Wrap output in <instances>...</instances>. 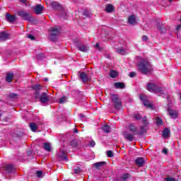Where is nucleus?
Segmentation results:
<instances>
[{
	"label": "nucleus",
	"instance_id": "f257e3e1",
	"mask_svg": "<svg viewBox=\"0 0 181 181\" xmlns=\"http://www.w3.org/2000/svg\"><path fill=\"white\" fill-rule=\"evenodd\" d=\"M32 88L35 90L34 97L35 100H39L42 104H47L50 101V96L47 95V92H43L40 94V90L43 88L42 85H34Z\"/></svg>",
	"mask_w": 181,
	"mask_h": 181
},
{
	"label": "nucleus",
	"instance_id": "f03ea898",
	"mask_svg": "<svg viewBox=\"0 0 181 181\" xmlns=\"http://www.w3.org/2000/svg\"><path fill=\"white\" fill-rule=\"evenodd\" d=\"M138 70L142 74H148L152 70V66L148 59H143L138 65Z\"/></svg>",
	"mask_w": 181,
	"mask_h": 181
},
{
	"label": "nucleus",
	"instance_id": "7ed1b4c3",
	"mask_svg": "<svg viewBox=\"0 0 181 181\" xmlns=\"http://www.w3.org/2000/svg\"><path fill=\"white\" fill-rule=\"evenodd\" d=\"M147 90L150 91V93H157L162 95V94H165L163 91H165V87L158 86L156 84L153 83H148L147 84Z\"/></svg>",
	"mask_w": 181,
	"mask_h": 181
},
{
	"label": "nucleus",
	"instance_id": "20e7f679",
	"mask_svg": "<svg viewBox=\"0 0 181 181\" xmlns=\"http://www.w3.org/2000/svg\"><path fill=\"white\" fill-rule=\"evenodd\" d=\"M110 100L115 110H119L122 108V102L119 99V96L116 94H110Z\"/></svg>",
	"mask_w": 181,
	"mask_h": 181
},
{
	"label": "nucleus",
	"instance_id": "39448f33",
	"mask_svg": "<svg viewBox=\"0 0 181 181\" xmlns=\"http://www.w3.org/2000/svg\"><path fill=\"white\" fill-rule=\"evenodd\" d=\"M62 32L60 31V28L57 27L51 28L50 30H49V40H51V42H57V37Z\"/></svg>",
	"mask_w": 181,
	"mask_h": 181
},
{
	"label": "nucleus",
	"instance_id": "423d86ee",
	"mask_svg": "<svg viewBox=\"0 0 181 181\" xmlns=\"http://www.w3.org/2000/svg\"><path fill=\"white\" fill-rule=\"evenodd\" d=\"M57 158L59 162H64L65 160L69 161L67 153H66V150L64 148L59 150V152L57 154Z\"/></svg>",
	"mask_w": 181,
	"mask_h": 181
},
{
	"label": "nucleus",
	"instance_id": "0eeeda50",
	"mask_svg": "<svg viewBox=\"0 0 181 181\" xmlns=\"http://www.w3.org/2000/svg\"><path fill=\"white\" fill-rule=\"evenodd\" d=\"M140 100L143 102V104L147 108H153V105L148 100V98L144 95H140Z\"/></svg>",
	"mask_w": 181,
	"mask_h": 181
},
{
	"label": "nucleus",
	"instance_id": "6e6552de",
	"mask_svg": "<svg viewBox=\"0 0 181 181\" xmlns=\"http://www.w3.org/2000/svg\"><path fill=\"white\" fill-rule=\"evenodd\" d=\"M76 47L78 50H79L80 52H83V53H87V52L90 50V47L83 44L77 45Z\"/></svg>",
	"mask_w": 181,
	"mask_h": 181
},
{
	"label": "nucleus",
	"instance_id": "1a4fd4ad",
	"mask_svg": "<svg viewBox=\"0 0 181 181\" xmlns=\"http://www.w3.org/2000/svg\"><path fill=\"white\" fill-rule=\"evenodd\" d=\"M6 21L8 22V23H13L15 21H16V16L11 15L9 13H6Z\"/></svg>",
	"mask_w": 181,
	"mask_h": 181
},
{
	"label": "nucleus",
	"instance_id": "9d476101",
	"mask_svg": "<svg viewBox=\"0 0 181 181\" xmlns=\"http://www.w3.org/2000/svg\"><path fill=\"white\" fill-rule=\"evenodd\" d=\"M43 9H45V7L40 4H37L35 6L34 13H36V15H40L43 13Z\"/></svg>",
	"mask_w": 181,
	"mask_h": 181
},
{
	"label": "nucleus",
	"instance_id": "9b49d317",
	"mask_svg": "<svg viewBox=\"0 0 181 181\" xmlns=\"http://www.w3.org/2000/svg\"><path fill=\"white\" fill-rule=\"evenodd\" d=\"M135 163L139 168H142L145 165V158L142 157H139L135 160Z\"/></svg>",
	"mask_w": 181,
	"mask_h": 181
},
{
	"label": "nucleus",
	"instance_id": "f8f14e48",
	"mask_svg": "<svg viewBox=\"0 0 181 181\" xmlns=\"http://www.w3.org/2000/svg\"><path fill=\"white\" fill-rule=\"evenodd\" d=\"M9 39V34L6 33V32L3 31L0 33V42H5Z\"/></svg>",
	"mask_w": 181,
	"mask_h": 181
},
{
	"label": "nucleus",
	"instance_id": "ddd939ff",
	"mask_svg": "<svg viewBox=\"0 0 181 181\" xmlns=\"http://www.w3.org/2000/svg\"><path fill=\"white\" fill-rule=\"evenodd\" d=\"M148 132V126H141L140 127V131L134 133L136 135H144V134H146Z\"/></svg>",
	"mask_w": 181,
	"mask_h": 181
},
{
	"label": "nucleus",
	"instance_id": "4468645a",
	"mask_svg": "<svg viewBox=\"0 0 181 181\" xmlns=\"http://www.w3.org/2000/svg\"><path fill=\"white\" fill-rule=\"evenodd\" d=\"M123 135L124 137L127 139V141H129V142H132L134 141V134L128 132H124Z\"/></svg>",
	"mask_w": 181,
	"mask_h": 181
},
{
	"label": "nucleus",
	"instance_id": "2eb2a0df",
	"mask_svg": "<svg viewBox=\"0 0 181 181\" xmlns=\"http://www.w3.org/2000/svg\"><path fill=\"white\" fill-rule=\"evenodd\" d=\"M80 78H81L83 83H88L90 81V78L87 76V74L85 72H81L79 75Z\"/></svg>",
	"mask_w": 181,
	"mask_h": 181
},
{
	"label": "nucleus",
	"instance_id": "dca6fc26",
	"mask_svg": "<svg viewBox=\"0 0 181 181\" xmlns=\"http://www.w3.org/2000/svg\"><path fill=\"white\" fill-rule=\"evenodd\" d=\"M23 19L24 21H28V22H31V21H33V17H32V13H30V12L26 13V12H23Z\"/></svg>",
	"mask_w": 181,
	"mask_h": 181
},
{
	"label": "nucleus",
	"instance_id": "f3484780",
	"mask_svg": "<svg viewBox=\"0 0 181 181\" xmlns=\"http://www.w3.org/2000/svg\"><path fill=\"white\" fill-rule=\"evenodd\" d=\"M168 111L171 118H173V119H176V118H177V112H176V110H173L170 108H168Z\"/></svg>",
	"mask_w": 181,
	"mask_h": 181
},
{
	"label": "nucleus",
	"instance_id": "a211bd4d",
	"mask_svg": "<svg viewBox=\"0 0 181 181\" xmlns=\"http://www.w3.org/2000/svg\"><path fill=\"white\" fill-rule=\"evenodd\" d=\"M157 29L160 30L161 33H166V30L163 29V23H162V21L157 23Z\"/></svg>",
	"mask_w": 181,
	"mask_h": 181
},
{
	"label": "nucleus",
	"instance_id": "6ab92c4d",
	"mask_svg": "<svg viewBox=\"0 0 181 181\" xmlns=\"http://www.w3.org/2000/svg\"><path fill=\"white\" fill-rule=\"evenodd\" d=\"M69 145L73 148H77V146H78V141L77 139H74L69 141Z\"/></svg>",
	"mask_w": 181,
	"mask_h": 181
},
{
	"label": "nucleus",
	"instance_id": "aec40b11",
	"mask_svg": "<svg viewBox=\"0 0 181 181\" xmlns=\"http://www.w3.org/2000/svg\"><path fill=\"white\" fill-rule=\"evenodd\" d=\"M6 171H7L8 173H12L13 170H15V168H13V165L12 164H8L5 167Z\"/></svg>",
	"mask_w": 181,
	"mask_h": 181
},
{
	"label": "nucleus",
	"instance_id": "412c9836",
	"mask_svg": "<svg viewBox=\"0 0 181 181\" xmlns=\"http://www.w3.org/2000/svg\"><path fill=\"white\" fill-rule=\"evenodd\" d=\"M129 129L134 134V135H136V132H138V128L135 127L134 124H131L129 125Z\"/></svg>",
	"mask_w": 181,
	"mask_h": 181
},
{
	"label": "nucleus",
	"instance_id": "4be33fe9",
	"mask_svg": "<svg viewBox=\"0 0 181 181\" xmlns=\"http://www.w3.org/2000/svg\"><path fill=\"white\" fill-rule=\"evenodd\" d=\"M128 22L129 25H136V19L135 18V16H131L129 17Z\"/></svg>",
	"mask_w": 181,
	"mask_h": 181
},
{
	"label": "nucleus",
	"instance_id": "5701e85b",
	"mask_svg": "<svg viewBox=\"0 0 181 181\" xmlns=\"http://www.w3.org/2000/svg\"><path fill=\"white\" fill-rule=\"evenodd\" d=\"M50 5L54 8V9H60L62 8V6L57 1H52Z\"/></svg>",
	"mask_w": 181,
	"mask_h": 181
},
{
	"label": "nucleus",
	"instance_id": "b1692460",
	"mask_svg": "<svg viewBox=\"0 0 181 181\" xmlns=\"http://www.w3.org/2000/svg\"><path fill=\"white\" fill-rule=\"evenodd\" d=\"M115 88H125V83L122 82H116L115 83Z\"/></svg>",
	"mask_w": 181,
	"mask_h": 181
},
{
	"label": "nucleus",
	"instance_id": "393cba45",
	"mask_svg": "<svg viewBox=\"0 0 181 181\" xmlns=\"http://www.w3.org/2000/svg\"><path fill=\"white\" fill-rule=\"evenodd\" d=\"M6 80L7 83H11L13 80V74L8 73L6 74Z\"/></svg>",
	"mask_w": 181,
	"mask_h": 181
},
{
	"label": "nucleus",
	"instance_id": "a878e982",
	"mask_svg": "<svg viewBox=\"0 0 181 181\" xmlns=\"http://www.w3.org/2000/svg\"><path fill=\"white\" fill-rule=\"evenodd\" d=\"M170 134V129L168 128L164 129V130L163 131V136L164 138H168Z\"/></svg>",
	"mask_w": 181,
	"mask_h": 181
},
{
	"label": "nucleus",
	"instance_id": "bb28decb",
	"mask_svg": "<svg viewBox=\"0 0 181 181\" xmlns=\"http://www.w3.org/2000/svg\"><path fill=\"white\" fill-rule=\"evenodd\" d=\"M105 11L109 13H110L111 12H114V6L112 4H108L107 6H106Z\"/></svg>",
	"mask_w": 181,
	"mask_h": 181
},
{
	"label": "nucleus",
	"instance_id": "cd10ccee",
	"mask_svg": "<svg viewBox=\"0 0 181 181\" xmlns=\"http://www.w3.org/2000/svg\"><path fill=\"white\" fill-rule=\"evenodd\" d=\"M18 94L14 93H11L8 95V98H10V100H12L13 101H14V100H18Z\"/></svg>",
	"mask_w": 181,
	"mask_h": 181
},
{
	"label": "nucleus",
	"instance_id": "c85d7f7f",
	"mask_svg": "<svg viewBox=\"0 0 181 181\" xmlns=\"http://www.w3.org/2000/svg\"><path fill=\"white\" fill-rule=\"evenodd\" d=\"M130 177H131V175L128 173L123 174L120 177V180L127 181V180H128V179H129Z\"/></svg>",
	"mask_w": 181,
	"mask_h": 181
},
{
	"label": "nucleus",
	"instance_id": "c756f323",
	"mask_svg": "<svg viewBox=\"0 0 181 181\" xmlns=\"http://www.w3.org/2000/svg\"><path fill=\"white\" fill-rule=\"evenodd\" d=\"M105 162L104 161L95 163L94 164L96 169H100V168H103V166H105Z\"/></svg>",
	"mask_w": 181,
	"mask_h": 181
},
{
	"label": "nucleus",
	"instance_id": "7c9ffc66",
	"mask_svg": "<svg viewBox=\"0 0 181 181\" xmlns=\"http://www.w3.org/2000/svg\"><path fill=\"white\" fill-rule=\"evenodd\" d=\"M103 131H104V132H105L106 134H108L111 132V127L108 124H105L103 127Z\"/></svg>",
	"mask_w": 181,
	"mask_h": 181
},
{
	"label": "nucleus",
	"instance_id": "2f4dec72",
	"mask_svg": "<svg viewBox=\"0 0 181 181\" xmlns=\"http://www.w3.org/2000/svg\"><path fill=\"white\" fill-rule=\"evenodd\" d=\"M30 128L33 132H36L37 130V125L35 123H30Z\"/></svg>",
	"mask_w": 181,
	"mask_h": 181
},
{
	"label": "nucleus",
	"instance_id": "473e14b6",
	"mask_svg": "<svg viewBox=\"0 0 181 181\" xmlns=\"http://www.w3.org/2000/svg\"><path fill=\"white\" fill-rule=\"evenodd\" d=\"M44 149L47 151V152H50L52 151V147L50 146L49 143H45L44 144Z\"/></svg>",
	"mask_w": 181,
	"mask_h": 181
},
{
	"label": "nucleus",
	"instance_id": "72a5a7b5",
	"mask_svg": "<svg viewBox=\"0 0 181 181\" xmlns=\"http://www.w3.org/2000/svg\"><path fill=\"white\" fill-rule=\"evenodd\" d=\"M110 76L112 78H115L118 76V72L117 71L111 70Z\"/></svg>",
	"mask_w": 181,
	"mask_h": 181
},
{
	"label": "nucleus",
	"instance_id": "f704fd0d",
	"mask_svg": "<svg viewBox=\"0 0 181 181\" xmlns=\"http://www.w3.org/2000/svg\"><path fill=\"white\" fill-rule=\"evenodd\" d=\"M46 56L43 53H40L36 56L37 60H43Z\"/></svg>",
	"mask_w": 181,
	"mask_h": 181
},
{
	"label": "nucleus",
	"instance_id": "c9c22d12",
	"mask_svg": "<svg viewBox=\"0 0 181 181\" xmlns=\"http://www.w3.org/2000/svg\"><path fill=\"white\" fill-rule=\"evenodd\" d=\"M117 53H119V54H125V49L124 48H118L116 50Z\"/></svg>",
	"mask_w": 181,
	"mask_h": 181
},
{
	"label": "nucleus",
	"instance_id": "e433bc0d",
	"mask_svg": "<svg viewBox=\"0 0 181 181\" xmlns=\"http://www.w3.org/2000/svg\"><path fill=\"white\" fill-rule=\"evenodd\" d=\"M66 101H67V98H66V96H64L59 98V104H64Z\"/></svg>",
	"mask_w": 181,
	"mask_h": 181
},
{
	"label": "nucleus",
	"instance_id": "4c0bfd02",
	"mask_svg": "<svg viewBox=\"0 0 181 181\" xmlns=\"http://www.w3.org/2000/svg\"><path fill=\"white\" fill-rule=\"evenodd\" d=\"M156 121L157 125H158V126H160V125H162V124H163V121L162 120V119H160L159 117H157L156 119Z\"/></svg>",
	"mask_w": 181,
	"mask_h": 181
},
{
	"label": "nucleus",
	"instance_id": "58836bf2",
	"mask_svg": "<svg viewBox=\"0 0 181 181\" xmlns=\"http://www.w3.org/2000/svg\"><path fill=\"white\" fill-rule=\"evenodd\" d=\"M134 118L136 121H139V119H142V116H141V115H139V114H134Z\"/></svg>",
	"mask_w": 181,
	"mask_h": 181
},
{
	"label": "nucleus",
	"instance_id": "ea45409f",
	"mask_svg": "<svg viewBox=\"0 0 181 181\" xmlns=\"http://www.w3.org/2000/svg\"><path fill=\"white\" fill-rule=\"evenodd\" d=\"M16 16H20V18H23V11H19L16 13Z\"/></svg>",
	"mask_w": 181,
	"mask_h": 181
},
{
	"label": "nucleus",
	"instance_id": "a19ab883",
	"mask_svg": "<svg viewBox=\"0 0 181 181\" xmlns=\"http://www.w3.org/2000/svg\"><path fill=\"white\" fill-rule=\"evenodd\" d=\"M142 123L144 124V126L145 127H148V120L146 119V116H145L144 118H143V120H142Z\"/></svg>",
	"mask_w": 181,
	"mask_h": 181
},
{
	"label": "nucleus",
	"instance_id": "79ce46f5",
	"mask_svg": "<svg viewBox=\"0 0 181 181\" xmlns=\"http://www.w3.org/2000/svg\"><path fill=\"white\" fill-rule=\"evenodd\" d=\"M27 37L30 39V40H36V37H35V36H33L32 34L27 35Z\"/></svg>",
	"mask_w": 181,
	"mask_h": 181
},
{
	"label": "nucleus",
	"instance_id": "37998d69",
	"mask_svg": "<svg viewBox=\"0 0 181 181\" xmlns=\"http://www.w3.org/2000/svg\"><path fill=\"white\" fill-rule=\"evenodd\" d=\"M36 175L38 177H43V173L42 171H37Z\"/></svg>",
	"mask_w": 181,
	"mask_h": 181
},
{
	"label": "nucleus",
	"instance_id": "c03bdc74",
	"mask_svg": "<svg viewBox=\"0 0 181 181\" xmlns=\"http://www.w3.org/2000/svg\"><path fill=\"white\" fill-rule=\"evenodd\" d=\"M23 4L25 6H30V3L29 2V0H23Z\"/></svg>",
	"mask_w": 181,
	"mask_h": 181
},
{
	"label": "nucleus",
	"instance_id": "a18cd8bd",
	"mask_svg": "<svg viewBox=\"0 0 181 181\" xmlns=\"http://www.w3.org/2000/svg\"><path fill=\"white\" fill-rule=\"evenodd\" d=\"M107 155L108 158H112V156H114V153H112V151H107Z\"/></svg>",
	"mask_w": 181,
	"mask_h": 181
},
{
	"label": "nucleus",
	"instance_id": "49530a36",
	"mask_svg": "<svg viewBox=\"0 0 181 181\" xmlns=\"http://www.w3.org/2000/svg\"><path fill=\"white\" fill-rule=\"evenodd\" d=\"M81 173V169L80 168H77L76 169H74V173H76V175H78V173Z\"/></svg>",
	"mask_w": 181,
	"mask_h": 181
},
{
	"label": "nucleus",
	"instance_id": "de8ad7c7",
	"mask_svg": "<svg viewBox=\"0 0 181 181\" xmlns=\"http://www.w3.org/2000/svg\"><path fill=\"white\" fill-rule=\"evenodd\" d=\"M83 16H85L86 18H90V12L87 11H83Z\"/></svg>",
	"mask_w": 181,
	"mask_h": 181
},
{
	"label": "nucleus",
	"instance_id": "09e8293b",
	"mask_svg": "<svg viewBox=\"0 0 181 181\" xmlns=\"http://www.w3.org/2000/svg\"><path fill=\"white\" fill-rule=\"evenodd\" d=\"M79 118L81 121H86V116L83 114L79 115Z\"/></svg>",
	"mask_w": 181,
	"mask_h": 181
},
{
	"label": "nucleus",
	"instance_id": "8fccbe9b",
	"mask_svg": "<svg viewBox=\"0 0 181 181\" xmlns=\"http://www.w3.org/2000/svg\"><path fill=\"white\" fill-rule=\"evenodd\" d=\"M136 76V74L135 72H130L129 77L134 78Z\"/></svg>",
	"mask_w": 181,
	"mask_h": 181
},
{
	"label": "nucleus",
	"instance_id": "3c124183",
	"mask_svg": "<svg viewBox=\"0 0 181 181\" xmlns=\"http://www.w3.org/2000/svg\"><path fill=\"white\" fill-rule=\"evenodd\" d=\"M90 146L91 148L95 146V141H90Z\"/></svg>",
	"mask_w": 181,
	"mask_h": 181
},
{
	"label": "nucleus",
	"instance_id": "603ef678",
	"mask_svg": "<svg viewBox=\"0 0 181 181\" xmlns=\"http://www.w3.org/2000/svg\"><path fill=\"white\" fill-rule=\"evenodd\" d=\"M166 181H177V180H176L175 178L168 177V178H166Z\"/></svg>",
	"mask_w": 181,
	"mask_h": 181
},
{
	"label": "nucleus",
	"instance_id": "864d4df0",
	"mask_svg": "<svg viewBox=\"0 0 181 181\" xmlns=\"http://www.w3.org/2000/svg\"><path fill=\"white\" fill-rule=\"evenodd\" d=\"M27 155L28 156H32V155H33V153L32 152L31 150H29L27 151Z\"/></svg>",
	"mask_w": 181,
	"mask_h": 181
},
{
	"label": "nucleus",
	"instance_id": "5fc2aeb1",
	"mask_svg": "<svg viewBox=\"0 0 181 181\" xmlns=\"http://www.w3.org/2000/svg\"><path fill=\"white\" fill-rule=\"evenodd\" d=\"M142 40H143V42H146V40H148V36L143 35Z\"/></svg>",
	"mask_w": 181,
	"mask_h": 181
},
{
	"label": "nucleus",
	"instance_id": "6e6d98bb",
	"mask_svg": "<svg viewBox=\"0 0 181 181\" xmlns=\"http://www.w3.org/2000/svg\"><path fill=\"white\" fill-rule=\"evenodd\" d=\"M162 152H163V153H164L165 155H168V149L164 148V149H163Z\"/></svg>",
	"mask_w": 181,
	"mask_h": 181
},
{
	"label": "nucleus",
	"instance_id": "4d7b16f0",
	"mask_svg": "<svg viewBox=\"0 0 181 181\" xmlns=\"http://www.w3.org/2000/svg\"><path fill=\"white\" fill-rule=\"evenodd\" d=\"M61 18H64V19H67V14H64V16L62 14V16H61Z\"/></svg>",
	"mask_w": 181,
	"mask_h": 181
},
{
	"label": "nucleus",
	"instance_id": "13d9d810",
	"mask_svg": "<svg viewBox=\"0 0 181 181\" xmlns=\"http://www.w3.org/2000/svg\"><path fill=\"white\" fill-rule=\"evenodd\" d=\"M180 28H181V25L179 24L177 28H176V30H180Z\"/></svg>",
	"mask_w": 181,
	"mask_h": 181
},
{
	"label": "nucleus",
	"instance_id": "bf43d9fd",
	"mask_svg": "<svg viewBox=\"0 0 181 181\" xmlns=\"http://www.w3.org/2000/svg\"><path fill=\"white\" fill-rule=\"evenodd\" d=\"M95 47H97L98 49V47H100V44L97 42L95 45Z\"/></svg>",
	"mask_w": 181,
	"mask_h": 181
},
{
	"label": "nucleus",
	"instance_id": "052dcab7",
	"mask_svg": "<svg viewBox=\"0 0 181 181\" xmlns=\"http://www.w3.org/2000/svg\"><path fill=\"white\" fill-rule=\"evenodd\" d=\"M105 57H106V59H110V54H105Z\"/></svg>",
	"mask_w": 181,
	"mask_h": 181
},
{
	"label": "nucleus",
	"instance_id": "680f3d73",
	"mask_svg": "<svg viewBox=\"0 0 181 181\" xmlns=\"http://www.w3.org/2000/svg\"><path fill=\"white\" fill-rule=\"evenodd\" d=\"M75 134H77L78 132V130L77 129H74Z\"/></svg>",
	"mask_w": 181,
	"mask_h": 181
},
{
	"label": "nucleus",
	"instance_id": "e2e57ef3",
	"mask_svg": "<svg viewBox=\"0 0 181 181\" xmlns=\"http://www.w3.org/2000/svg\"><path fill=\"white\" fill-rule=\"evenodd\" d=\"M48 78H45V79H44V81H48Z\"/></svg>",
	"mask_w": 181,
	"mask_h": 181
},
{
	"label": "nucleus",
	"instance_id": "0e129e2a",
	"mask_svg": "<svg viewBox=\"0 0 181 181\" xmlns=\"http://www.w3.org/2000/svg\"><path fill=\"white\" fill-rule=\"evenodd\" d=\"M169 2H173V0H168Z\"/></svg>",
	"mask_w": 181,
	"mask_h": 181
},
{
	"label": "nucleus",
	"instance_id": "69168bd1",
	"mask_svg": "<svg viewBox=\"0 0 181 181\" xmlns=\"http://www.w3.org/2000/svg\"><path fill=\"white\" fill-rule=\"evenodd\" d=\"M1 117H2V114H1V110H0V118H1Z\"/></svg>",
	"mask_w": 181,
	"mask_h": 181
},
{
	"label": "nucleus",
	"instance_id": "338daca9",
	"mask_svg": "<svg viewBox=\"0 0 181 181\" xmlns=\"http://www.w3.org/2000/svg\"><path fill=\"white\" fill-rule=\"evenodd\" d=\"M107 39H110V35H107Z\"/></svg>",
	"mask_w": 181,
	"mask_h": 181
},
{
	"label": "nucleus",
	"instance_id": "774afa93",
	"mask_svg": "<svg viewBox=\"0 0 181 181\" xmlns=\"http://www.w3.org/2000/svg\"><path fill=\"white\" fill-rule=\"evenodd\" d=\"M180 22H181V16H180Z\"/></svg>",
	"mask_w": 181,
	"mask_h": 181
}]
</instances>
